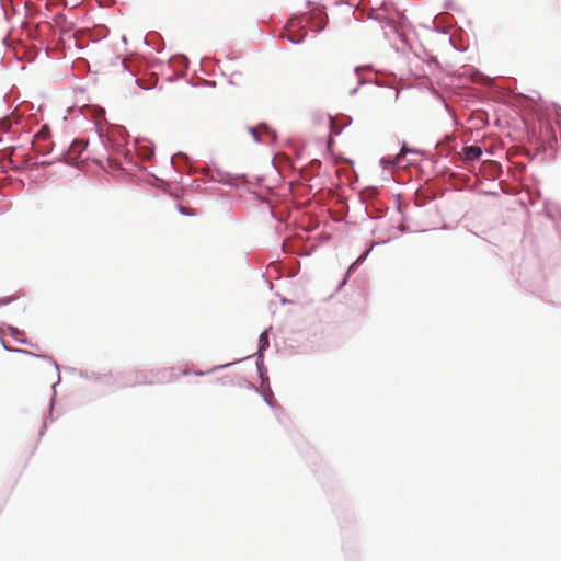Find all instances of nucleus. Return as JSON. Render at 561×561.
I'll return each instance as SVG.
<instances>
[{"label":"nucleus","instance_id":"nucleus-1","mask_svg":"<svg viewBox=\"0 0 561 561\" xmlns=\"http://www.w3.org/2000/svg\"><path fill=\"white\" fill-rule=\"evenodd\" d=\"M108 141L116 156L110 154L106 158L107 165L112 170L122 172L126 175H129L130 172L136 169L146 170L145 168L139 167V163L133 156V150L137 151V153L144 159H150L154 154L153 144L148 140H139L136 138L133 144V149L129 148V134L123 126H117L112 131Z\"/></svg>","mask_w":561,"mask_h":561},{"label":"nucleus","instance_id":"nucleus-2","mask_svg":"<svg viewBox=\"0 0 561 561\" xmlns=\"http://www.w3.org/2000/svg\"><path fill=\"white\" fill-rule=\"evenodd\" d=\"M377 187H367L360 197L366 204L365 213L367 217L373 220L383 218L388 211V207L377 198Z\"/></svg>","mask_w":561,"mask_h":561},{"label":"nucleus","instance_id":"nucleus-3","mask_svg":"<svg viewBox=\"0 0 561 561\" xmlns=\"http://www.w3.org/2000/svg\"><path fill=\"white\" fill-rule=\"evenodd\" d=\"M88 141L83 138H76L66 150H62L58 161L71 167H78L81 161V154L87 150Z\"/></svg>","mask_w":561,"mask_h":561},{"label":"nucleus","instance_id":"nucleus-4","mask_svg":"<svg viewBox=\"0 0 561 561\" xmlns=\"http://www.w3.org/2000/svg\"><path fill=\"white\" fill-rule=\"evenodd\" d=\"M247 130L256 144L265 142L263 136L266 137L270 142H275L277 140L276 130L270 127L266 123H260L256 126H248Z\"/></svg>","mask_w":561,"mask_h":561},{"label":"nucleus","instance_id":"nucleus-5","mask_svg":"<svg viewBox=\"0 0 561 561\" xmlns=\"http://www.w3.org/2000/svg\"><path fill=\"white\" fill-rule=\"evenodd\" d=\"M370 20L377 21L380 24H383L386 27L389 28V32L385 31L383 35L386 38H389V34H393L396 37H398L402 43H407L405 35L400 32L394 23V21L388 16H383L381 14H371L369 15Z\"/></svg>","mask_w":561,"mask_h":561},{"label":"nucleus","instance_id":"nucleus-6","mask_svg":"<svg viewBox=\"0 0 561 561\" xmlns=\"http://www.w3.org/2000/svg\"><path fill=\"white\" fill-rule=\"evenodd\" d=\"M311 22L314 24L312 31L316 33H322L329 23V15L327 13L325 5H319V9L312 10L309 13Z\"/></svg>","mask_w":561,"mask_h":561},{"label":"nucleus","instance_id":"nucleus-7","mask_svg":"<svg viewBox=\"0 0 561 561\" xmlns=\"http://www.w3.org/2000/svg\"><path fill=\"white\" fill-rule=\"evenodd\" d=\"M483 156V149L479 145H463L461 149V161L466 164H472L479 161Z\"/></svg>","mask_w":561,"mask_h":561},{"label":"nucleus","instance_id":"nucleus-8","mask_svg":"<svg viewBox=\"0 0 561 561\" xmlns=\"http://www.w3.org/2000/svg\"><path fill=\"white\" fill-rule=\"evenodd\" d=\"M257 394H260L263 401L274 410L276 417L280 421V414L284 413V409L275 401L271 385H268V387H261Z\"/></svg>","mask_w":561,"mask_h":561},{"label":"nucleus","instance_id":"nucleus-9","mask_svg":"<svg viewBox=\"0 0 561 561\" xmlns=\"http://www.w3.org/2000/svg\"><path fill=\"white\" fill-rule=\"evenodd\" d=\"M457 140L454 135L446 134L439 141H437L435 149L443 157H448L457 149Z\"/></svg>","mask_w":561,"mask_h":561},{"label":"nucleus","instance_id":"nucleus-10","mask_svg":"<svg viewBox=\"0 0 561 561\" xmlns=\"http://www.w3.org/2000/svg\"><path fill=\"white\" fill-rule=\"evenodd\" d=\"M162 374V378H157V381H160V380H164L167 378H169L172 374V369H164L162 371H160ZM135 375L137 377H135V379L137 380V386L138 385H152L153 382H156V375L153 371H150V374L148 373H145V371H141V370H135Z\"/></svg>","mask_w":561,"mask_h":561},{"label":"nucleus","instance_id":"nucleus-11","mask_svg":"<svg viewBox=\"0 0 561 561\" xmlns=\"http://www.w3.org/2000/svg\"><path fill=\"white\" fill-rule=\"evenodd\" d=\"M216 178H213L210 181L221 183L222 185H227L230 187H236L237 184L233 180L238 179L240 175L238 174H231L229 172H225L220 169H215ZM241 176H244L242 174Z\"/></svg>","mask_w":561,"mask_h":561},{"label":"nucleus","instance_id":"nucleus-12","mask_svg":"<svg viewBox=\"0 0 561 561\" xmlns=\"http://www.w3.org/2000/svg\"><path fill=\"white\" fill-rule=\"evenodd\" d=\"M271 330H272V327H268L261 332V334L259 336V341H257V351H256L255 355L248 356V357H245V359L251 358L253 356L257 357L260 355H264L265 351H267L270 347L268 332ZM239 360L241 362V359H239ZM242 360H244V358H242Z\"/></svg>","mask_w":561,"mask_h":561},{"label":"nucleus","instance_id":"nucleus-13","mask_svg":"<svg viewBox=\"0 0 561 561\" xmlns=\"http://www.w3.org/2000/svg\"><path fill=\"white\" fill-rule=\"evenodd\" d=\"M116 374L119 389L137 386V380L135 379L137 376L135 375V370L117 371Z\"/></svg>","mask_w":561,"mask_h":561},{"label":"nucleus","instance_id":"nucleus-14","mask_svg":"<svg viewBox=\"0 0 561 561\" xmlns=\"http://www.w3.org/2000/svg\"><path fill=\"white\" fill-rule=\"evenodd\" d=\"M256 373L261 381V387H268L270 378L267 375V368L264 365V355H260L255 360Z\"/></svg>","mask_w":561,"mask_h":561},{"label":"nucleus","instance_id":"nucleus-15","mask_svg":"<svg viewBox=\"0 0 561 561\" xmlns=\"http://www.w3.org/2000/svg\"><path fill=\"white\" fill-rule=\"evenodd\" d=\"M100 383L106 386L111 392L119 389L116 373L114 374L112 371H108V373L102 374Z\"/></svg>","mask_w":561,"mask_h":561},{"label":"nucleus","instance_id":"nucleus-16","mask_svg":"<svg viewBox=\"0 0 561 561\" xmlns=\"http://www.w3.org/2000/svg\"><path fill=\"white\" fill-rule=\"evenodd\" d=\"M67 370H70L71 373H75L77 374L79 377L83 378V379H87V380H91L93 382H101V375L100 373L98 371H93V370H81V369H77V368H71V367H66Z\"/></svg>","mask_w":561,"mask_h":561},{"label":"nucleus","instance_id":"nucleus-17","mask_svg":"<svg viewBox=\"0 0 561 561\" xmlns=\"http://www.w3.org/2000/svg\"><path fill=\"white\" fill-rule=\"evenodd\" d=\"M169 64L172 67H175L180 70H186L188 68L190 61L185 55L179 54L174 55L169 59Z\"/></svg>","mask_w":561,"mask_h":561},{"label":"nucleus","instance_id":"nucleus-18","mask_svg":"<svg viewBox=\"0 0 561 561\" xmlns=\"http://www.w3.org/2000/svg\"><path fill=\"white\" fill-rule=\"evenodd\" d=\"M180 183L183 188H192L195 191H202V184L199 180L192 179L190 174H186L185 176H181Z\"/></svg>","mask_w":561,"mask_h":561},{"label":"nucleus","instance_id":"nucleus-19","mask_svg":"<svg viewBox=\"0 0 561 561\" xmlns=\"http://www.w3.org/2000/svg\"><path fill=\"white\" fill-rule=\"evenodd\" d=\"M389 241L390 239L374 242L368 249H366L358 255V257L355 260L357 263L356 265H362L367 260V257L369 256L375 247L386 244Z\"/></svg>","mask_w":561,"mask_h":561},{"label":"nucleus","instance_id":"nucleus-20","mask_svg":"<svg viewBox=\"0 0 561 561\" xmlns=\"http://www.w3.org/2000/svg\"><path fill=\"white\" fill-rule=\"evenodd\" d=\"M36 358H39V359H43V360H46L55 369H56V373H57V381L53 385V388L55 389L56 386L60 382L61 378H60V368H59V365L57 364V362L54 359L53 356L48 355V354H37Z\"/></svg>","mask_w":561,"mask_h":561},{"label":"nucleus","instance_id":"nucleus-21","mask_svg":"<svg viewBox=\"0 0 561 561\" xmlns=\"http://www.w3.org/2000/svg\"><path fill=\"white\" fill-rule=\"evenodd\" d=\"M401 162L396 156H386L379 160V164L383 170H392L394 167L400 164Z\"/></svg>","mask_w":561,"mask_h":561},{"label":"nucleus","instance_id":"nucleus-22","mask_svg":"<svg viewBox=\"0 0 561 561\" xmlns=\"http://www.w3.org/2000/svg\"><path fill=\"white\" fill-rule=\"evenodd\" d=\"M186 160H187V154L182 151H179L171 157L170 163L176 172L181 173L182 172L181 162H184Z\"/></svg>","mask_w":561,"mask_h":561},{"label":"nucleus","instance_id":"nucleus-23","mask_svg":"<svg viewBox=\"0 0 561 561\" xmlns=\"http://www.w3.org/2000/svg\"><path fill=\"white\" fill-rule=\"evenodd\" d=\"M240 360H234V362H231V363L216 365V366L211 367L210 369H208L206 371L193 370L192 374H194L195 376H204V375H207V374H211V373H215V371H218V370H222V369L229 368V367L233 366L234 364H238Z\"/></svg>","mask_w":561,"mask_h":561},{"label":"nucleus","instance_id":"nucleus-24","mask_svg":"<svg viewBox=\"0 0 561 561\" xmlns=\"http://www.w3.org/2000/svg\"><path fill=\"white\" fill-rule=\"evenodd\" d=\"M307 35H308V32L306 30L305 26H301L300 28V34L299 35H289V34H286L284 35V37L290 42L291 44L294 45H299L301 43L305 42V39L307 38Z\"/></svg>","mask_w":561,"mask_h":561},{"label":"nucleus","instance_id":"nucleus-25","mask_svg":"<svg viewBox=\"0 0 561 561\" xmlns=\"http://www.w3.org/2000/svg\"><path fill=\"white\" fill-rule=\"evenodd\" d=\"M352 122H353L352 117L348 115H345L342 126L337 128L334 126L332 117L330 116V130L334 136H339L342 134L344 128H346L347 126H350L352 124Z\"/></svg>","mask_w":561,"mask_h":561},{"label":"nucleus","instance_id":"nucleus-26","mask_svg":"<svg viewBox=\"0 0 561 561\" xmlns=\"http://www.w3.org/2000/svg\"><path fill=\"white\" fill-rule=\"evenodd\" d=\"M421 151L416 148L409 149L405 141L402 142V146L399 150V152L396 154V157L399 159L400 162L408 156V154H419Z\"/></svg>","mask_w":561,"mask_h":561},{"label":"nucleus","instance_id":"nucleus-27","mask_svg":"<svg viewBox=\"0 0 561 561\" xmlns=\"http://www.w3.org/2000/svg\"><path fill=\"white\" fill-rule=\"evenodd\" d=\"M305 20V15L302 13H294L291 14L289 21H288V24L286 25V27H288V25H300Z\"/></svg>","mask_w":561,"mask_h":561},{"label":"nucleus","instance_id":"nucleus-28","mask_svg":"<svg viewBox=\"0 0 561 561\" xmlns=\"http://www.w3.org/2000/svg\"><path fill=\"white\" fill-rule=\"evenodd\" d=\"M238 386L241 387V388H245L248 390H252L254 392H259L260 388L256 387L253 382L247 380V379H241L239 382H238Z\"/></svg>","mask_w":561,"mask_h":561},{"label":"nucleus","instance_id":"nucleus-29","mask_svg":"<svg viewBox=\"0 0 561 561\" xmlns=\"http://www.w3.org/2000/svg\"><path fill=\"white\" fill-rule=\"evenodd\" d=\"M148 174L154 179V183H150V185L156 186L158 188H162V190H164L169 185L167 181H164L161 178L156 176L153 173L148 172Z\"/></svg>","mask_w":561,"mask_h":561},{"label":"nucleus","instance_id":"nucleus-30","mask_svg":"<svg viewBox=\"0 0 561 561\" xmlns=\"http://www.w3.org/2000/svg\"><path fill=\"white\" fill-rule=\"evenodd\" d=\"M7 352H10V353H19V354H23V355H26V356H30V357H35L37 356V353H34L32 351H28V350H25V348H7Z\"/></svg>","mask_w":561,"mask_h":561},{"label":"nucleus","instance_id":"nucleus-31","mask_svg":"<svg viewBox=\"0 0 561 561\" xmlns=\"http://www.w3.org/2000/svg\"><path fill=\"white\" fill-rule=\"evenodd\" d=\"M55 398H56V392L51 396V398L49 400L48 414L45 416V419H47V424L51 423L54 421L53 412H54V407H55Z\"/></svg>","mask_w":561,"mask_h":561},{"label":"nucleus","instance_id":"nucleus-32","mask_svg":"<svg viewBox=\"0 0 561 561\" xmlns=\"http://www.w3.org/2000/svg\"><path fill=\"white\" fill-rule=\"evenodd\" d=\"M5 329H7L8 333H9V335L11 337H13L14 340L18 339L19 335L22 333V331L19 328H16V327H14L12 324H5Z\"/></svg>","mask_w":561,"mask_h":561},{"label":"nucleus","instance_id":"nucleus-33","mask_svg":"<svg viewBox=\"0 0 561 561\" xmlns=\"http://www.w3.org/2000/svg\"><path fill=\"white\" fill-rule=\"evenodd\" d=\"M56 162H59L58 158H56V159H54L51 161H36V162L32 163L31 168L32 169L45 168L47 165L55 164Z\"/></svg>","mask_w":561,"mask_h":561},{"label":"nucleus","instance_id":"nucleus-34","mask_svg":"<svg viewBox=\"0 0 561 561\" xmlns=\"http://www.w3.org/2000/svg\"><path fill=\"white\" fill-rule=\"evenodd\" d=\"M16 299H18V296H15V295H10V296L1 297L0 298V306H7V305L15 301Z\"/></svg>","mask_w":561,"mask_h":561},{"label":"nucleus","instance_id":"nucleus-35","mask_svg":"<svg viewBox=\"0 0 561 561\" xmlns=\"http://www.w3.org/2000/svg\"><path fill=\"white\" fill-rule=\"evenodd\" d=\"M321 165H322L321 160L313 159L309 163V170H310V172H316V171H318L321 168Z\"/></svg>","mask_w":561,"mask_h":561},{"label":"nucleus","instance_id":"nucleus-36","mask_svg":"<svg viewBox=\"0 0 561 561\" xmlns=\"http://www.w3.org/2000/svg\"><path fill=\"white\" fill-rule=\"evenodd\" d=\"M176 208H178L179 213L183 216H193L194 215V213L186 210L181 203L176 204Z\"/></svg>","mask_w":561,"mask_h":561},{"label":"nucleus","instance_id":"nucleus-37","mask_svg":"<svg viewBox=\"0 0 561 561\" xmlns=\"http://www.w3.org/2000/svg\"><path fill=\"white\" fill-rule=\"evenodd\" d=\"M356 261L352 262L350 266L347 267L345 274L351 276L360 265H356Z\"/></svg>","mask_w":561,"mask_h":561},{"label":"nucleus","instance_id":"nucleus-38","mask_svg":"<svg viewBox=\"0 0 561 561\" xmlns=\"http://www.w3.org/2000/svg\"><path fill=\"white\" fill-rule=\"evenodd\" d=\"M434 31L438 34H444V35L448 34V28L445 26L435 25Z\"/></svg>","mask_w":561,"mask_h":561},{"label":"nucleus","instance_id":"nucleus-39","mask_svg":"<svg viewBox=\"0 0 561 561\" xmlns=\"http://www.w3.org/2000/svg\"><path fill=\"white\" fill-rule=\"evenodd\" d=\"M365 82H366V81H365L364 79L359 78V79H358V84H357V87H355L354 89H352V90H351V92H350V94H351V95H355V94L357 93V91H358L359 87H360V85H363V84H365Z\"/></svg>","mask_w":561,"mask_h":561},{"label":"nucleus","instance_id":"nucleus-40","mask_svg":"<svg viewBox=\"0 0 561 561\" xmlns=\"http://www.w3.org/2000/svg\"><path fill=\"white\" fill-rule=\"evenodd\" d=\"M47 427H48L47 419H44L43 424H42L41 430H39V433H38L39 438L44 436Z\"/></svg>","mask_w":561,"mask_h":561},{"label":"nucleus","instance_id":"nucleus-41","mask_svg":"<svg viewBox=\"0 0 561 561\" xmlns=\"http://www.w3.org/2000/svg\"><path fill=\"white\" fill-rule=\"evenodd\" d=\"M348 277V275L344 274V277L339 283L336 290H341L347 284Z\"/></svg>","mask_w":561,"mask_h":561},{"label":"nucleus","instance_id":"nucleus-42","mask_svg":"<svg viewBox=\"0 0 561 561\" xmlns=\"http://www.w3.org/2000/svg\"><path fill=\"white\" fill-rule=\"evenodd\" d=\"M15 341L19 343V344H22V345H28V346H35L36 348H38L37 345H33L28 340L26 339H15Z\"/></svg>","mask_w":561,"mask_h":561},{"label":"nucleus","instance_id":"nucleus-43","mask_svg":"<svg viewBox=\"0 0 561 561\" xmlns=\"http://www.w3.org/2000/svg\"><path fill=\"white\" fill-rule=\"evenodd\" d=\"M319 5L320 4L316 3L314 1H311V0L306 1V8H308V9L317 10V9H319Z\"/></svg>","mask_w":561,"mask_h":561},{"label":"nucleus","instance_id":"nucleus-44","mask_svg":"<svg viewBox=\"0 0 561 561\" xmlns=\"http://www.w3.org/2000/svg\"><path fill=\"white\" fill-rule=\"evenodd\" d=\"M0 344L1 346L7 351V348H12L11 346H9L5 342V340L3 339L2 334L0 333Z\"/></svg>","mask_w":561,"mask_h":561},{"label":"nucleus","instance_id":"nucleus-45","mask_svg":"<svg viewBox=\"0 0 561 561\" xmlns=\"http://www.w3.org/2000/svg\"><path fill=\"white\" fill-rule=\"evenodd\" d=\"M270 211H271V216H272L275 220H277V221H279V222H280V221H283V219H282V218H279V217L276 215V213H275V210L273 209V207H272V206H271V210H270Z\"/></svg>","mask_w":561,"mask_h":561},{"label":"nucleus","instance_id":"nucleus-46","mask_svg":"<svg viewBox=\"0 0 561 561\" xmlns=\"http://www.w3.org/2000/svg\"><path fill=\"white\" fill-rule=\"evenodd\" d=\"M444 9H446V10L453 9V0H446L444 2Z\"/></svg>","mask_w":561,"mask_h":561},{"label":"nucleus","instance_id":"nucleus-47","mask_svg":"<svg viewBox=\"0 0 561 561\" xmlns=\"http://www.w3.org/2000/svg\"><path fill=\"white\" fill-rule=\"evenodd\" d=\"M431 64L435 65L436 67H439V61L437 60L436 57H431L430 65Z\"/></svg>","mask_w":561,"mask_h":561},{"label":"nucleus","instance_id":"nucleus-48","mask_svg":"<svg viewBox=\"0 0 561 561\" xmlns=\"http://www.w3.org/2000/svg\"><path fill=\"white\" fill-rule=\"evenodd\" d=\"M51 152V148H45V150L39 151L42 156H47Z\"/></svg>","mask_w":561,"mask_h":561},{"label":"nucleus","instance_id":"nucleus-49","mask_svg":"<svg viewBox=\"0 0 561 561\" xmlns=\"http://www.w3.org/2000/svg\"><path fill=\"white\" fill-rule=\"evenodd\" d=\"M206 85L209 87V88H215L216 87V81H214V80L206 81Z\"/></svg>","mask_w":561,"mask_h":561},{"label":"nucleus","instance_id":"nucleus-50","mask_svg":"<svg viewBox=\"0 0 561 561\" xmlns=\"http://www.w3.org/2000/svg\"><path fill=\"white\" fill-rule=\"evenodd\" d=\"M231 77H238V78H241L242 77V72L241 71H233L231 73Z\"/></svg>","mask_w":561,"mask_h":561},{"label":"nucleus","instance_id":"nucleus-51","mask_svg":"<svg viewBox=\"0 0 561 561\" xmlns=\"http://www.w3.org/2000/svg\"><path fill=\"white\" fill-rule=\"evenodd\" d=\"M234 81H236V77H231V76H230V79L228 80V83H229L230 85H236L237 83H236Z\"/></svg>","mask_w":561,"mask_h":561},{"label":"nucleus","instance_id":"nucleus-52","mask_svg":"<svg viewBox=\"0 0 561 561\" xmlns=\"http://www.w3.org/2000/svg\"><path fill=\"white\" fill-rule=\"evenodd\" d=\"M192 371L193 370L185 368V369L182 370V375L183 376H187V375L192 374Z\"/></svg>","mask_w":561,"mask_h":561},{"label":"nucleus","instance_id":"nucleus-53","mask_svg":"<svg viewBox=\"0 0 561 561\" xmlns=\"http://www.w3.org/2000/svg\"><path fill=\"white\" fill-rule=\"evenodd\" d=\"M262 182H263V178L262 176H257L256 178V184L260 185Z\"/></svg>","mask_w":561,"mask_h":561},{"label":"nucleus","instance_id":"nucleus-54","mask_svg":"<svg viewBox=\"0 0 561 561\" xmlns=\"http://www.w3.org/2000/svg\"><path fill=\"white\" fill-rule=\"evenodd\" d=\"M399 95H400V92H399V91H396V92H394V100H398V99H399Z\"/></svg>","mask_w":561,"mask_h":561},{"label":"nucleus","instance_id":"nucleus-55","mask_svg":"<svg viewBox=\"0 0 561 561\" xmlns=\"http://www.w3.org/2000/svg\"><path fill=\"white\" fill-rule=\"evenodd\" d=\"M76 46H77L78 48H80V49H83V48H84V46H79V44H78V43L76 44Z\"/></svg>","mask_w":561,"mask_h":561},{"label":"nucleus","instance_id":"nucleus-56","mask_svg":"<svg viewBox=\"0 0 561 561\" xmlns=\"http://www.w3.org/2000/svg\"><path fill=\"white\" fill-rule=\"evenodd\" d=\"M359 67H355L354 71L355 73H358Z\"/></svg>","mask_w":561,"mask_h":561},{"label":"nucleus","instance_id":"nucleus-57","mask_svg":"<svg viewBox=\"0 0 561 561\" xmlns=\"http://www.w3.org/2000/svg\"><path fill=\"white\" fill-rule=\"evenodd\" d=\"M126 41H127V38H126V36L124 35V36L122 37V42H126Z\"/></svg>","mask_w":561,"mask_h":561},{"label":"nucleus","instance_id":"nucleus-58","mask_svg":"<svg viewBox=\"0 0 561 561\" xmlns=\"http://www.w3.org/2000/svg\"><path fill=\"white\" fill-rule=\"evenodd\" d=\"M286 302H287L286 298H283L282 304H286Z\"/></svg>","mask_w":561,"mask_h":561}]
</instances>
